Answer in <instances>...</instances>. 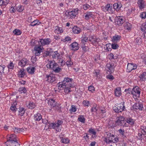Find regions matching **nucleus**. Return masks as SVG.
<instances>
[{"instance_id": "6ab92c4d", "label": "nucleus", "mask_w": 146, "mask_h": 146, "mask_svg": "<svg viewBox=\"0 0 146 146\" xmlns=\"http://www.w3.org/2000/svg\"><path fill=\"white\" fill-rule=\"evenodd\" d=\"M73 32L75 34H78L80 33L81 31V29L76 26H75L72 29Z\"/></svg>"}, {"instance_id": "8fccbe9b", "label": "nucleus", "mask_w": 146, "mask_h": 146, "mask_svg": "<svg viewBox=\"0 0 146 146\" xmlns=\"http://www.w3.org/2000/svg\"><path fill=\"white\" fill-rule=\"evenodd\" d=\"M61 141L63 143H69V140L68 138H64L61 139Z\"/></svg>"}, {"instance_id": "f257e3e1", "label": "nucleus", "mask_w": 146, "mask_h": 146, "mask_svg": "<svg viewBox=\"0 0 146 146\" xmlns=\"http://www.w3.org/2000/svg\"><path fill=\"white\" fill-rule=\"evenodd\" d=\"M73 80L72 78H65L62 82H60L57 84V86L59 89H61V88H64V92L68 94L71 91L70 90V88H72L74 86Z\"/></svg>"}, {"instance_id": "f3484780", "label": "nucleus", "mask_w": 146, "mask_h": 146, "mask_svg": "<svg viewBox=\"0 0 146 146\" xmlns=\"http://www.w3.org/2000/svg\"><path fill=\"white\" fill-rule=\"evenodd\" d=\"M41 47L40 46L35 47V50L36 52L35 54L36 56H38L40 54L42 50Z\"/></svg>"}, {"instance_id": "6e6552de", "label": "nucleus", "mask_w": 146, "mask_h": 146, "mask_svg": "<svg viewBox=\"0 0 146 146\" xmlns=\"http://www.w3.org/2000/svg\"><path fill=\"white\" fill-rule=\"evenodd\" d=\"M7 145L8 146H19L17 140H7Z\"/></svg>"}, {"instance_id": "412c9836", "label": "nucleus", "mask_w": 146, "mask_h": 146, "mask_svg": "<svg viewBox=\"0 0 146 146\" xmlns=\"http://www.w3.org/2000/svg\"><path fill=\"white\" fill-rule=\"evenodd\" d=\"M113 6L114 9L117 11H118L120 9L122 5L121 3H115L113 5Z\"/></svg>"}, {"instance_id": "2eb2a0df", "label": "nucleus", "mask_w": 146, "mask_h": 146, "mask_svg": "<svg viewBox=\"0 0 146 146\" xmlns=\"http://www.w3.org/2000/svg\"><path fill=\"white\" fill-rule=\"evenodd\" d=\"M106 67L110 73H111L114 71L115 66L113 64H111L110 63L107 64Z\"/></svg>"}, {"instance_id": "bb28decb", "label": "nucleus", "mask_w": 146, "mask_h": 146, "mask_svg": "<svg viewBox=\"0 0 146 146\" xmlns=\"http://www.w3.org/2000/svg\"><path fill=\"white\" fill-rule=\"evenodd\" d=\"M42 118V116L40 113H37L34 115V119L35 120L38 121Z\"/></svg>"}, {"instance_id": "49530a36", "label": "nucleus", "mask_w": 146, "mask_h": 146, "mask_svg": "<svg viewBox=\"0 0 146 146\" xmlns=\"http://www.w3.org/2000/svg\"><path fill=\"white\" fill-rule=\"evenodd\" d=\"M16 9L19 12H22L24 9V7L23 6L19 5L17 7Z\"/></svg>"}, {"instance_id": "5701e85b", "label": "nucleus", "mask_w": 146, "mask_h": 146, "mask_svg": "<svg viewBox=\"0 0 146 146\" xmlns=\"http://www.w3.org/2000/svg\"><path fill=\"white\" fill-rule=\"evenodd\" d=\"M121 89L120 88L118 87L116 88L114 91L115 95L116 96L119 97L121 95Z\"/></svg>"}, {"instance_id": "a19ab883", "label": "nucleus", "mask_w": 146, "mask_h": 146, "mask_svg": "<svg viewBox=\"0 0 146 146\" xmlns=\"http://www.w3.org/2000/svg\"><path fill=\"white\" fill-rule=\"evenodd\" d=\"M131 25L130 23H127L125 24L124 27L125 29L129 30L131 29Z\"/></svg>"}, {"instance_id": "7c9ffc66", "label": "nucleus", "mask_w": 146, "mask_h": 146, "mask_svg": "<svg viewBox=\"0 0 146 146\" xmlns=\"http://www.w3.org/2000/svg\"><path fill=\"white\" fill-rule=\"evenodd\" d=\"M126 122L129 124L133 125L135 121L133 119L131 118H127L126 119Z\"/></svg>"}, {"instance_id": "603ef678", "label": "nucleus", "mask_w": 146, "mask_h": 146, "mask_svg": "<svg viewBox=\"0 0 146 146\" xmlns=\"http://www.w3.org/2000/svg\"><path fill=\"white\" fill-rule=\"evenodd\" d=\"M52 50L51 49H50L48 51H46L45 52L46 55V56H50L51 55V53Z\"/></svg>"}, {"instance_id": "864d4df0", "label": "nucleus", "mask_w": 146, "mask_h": 146, "mask_svg": "<svg viewBox=\"0 0 146 146\" xmlns=\"http://www.w3.org/2000/svg\"><path fill=\"white\" fill-rule=\"evenodd\" d=\"M36 56L35 55V56H33L31 58V61L33 63H35L37 60V58L36 57Z\"/></svg>"}, {"instance_id": "0e129e2a", "label": "nucleus", "mask_w": 146, "mask_h": 146, "mask_svg": "<svg viewBox=\"0 0 146 146\" xmlns=\"http://www.w3.org/2000/svg\"><path fill=\"white\" fill-rule=\"evenodd\" d=\"M141 41V39L140 37H137L136 38L135 40V42L138 44H140Z\"/></svg>"}, {"instance_id": "e433bc0d", "label": "nucleus", "mask_w": 146, "mask_h": 146, "mask_svg": "<svg viewBox=\"0 0 146 146\" xmlns=\"http://www.w3.org/2000/svg\"><path fill=\"white\" fill-rule=\"evenodd\" d=\"M54 110L60 112L61 111V107L59 105L56 104V106L54 107Z\"/></svg>"}, {"instance_id": "ea45409f", "label": "nucleus", "mask_w": 146, "mask_h": 146, "mask_svg": "<svg viewBox=\"0 0 146 146\" xmlns=\"http://www.w3.org/2000/svg\"><path fill=\"white\" fill-rule=\"evenodd\" d=\"M13 32L15 35H20L21 33V31L19 29H15L14 30Z\"/></svg>"}, {"instance_id": "13d9d810", "label": "nucleus", "mask_w": 146, "mask_h": 146, "mask_svg": "<svg viewBox=\"0 0 146 146\" xmlns=\"http://www.w3.org/2000/svg\"><path fill=\"white\" fill-rule=\"evenodd\" d=\"M38 22L36 21H34L32 22L30 24V25L31 26H35L36 25H38Z\"/></svg>"}, {"instance_id": "0eeeda50", "label": "nucleus", "mask_w": 146, "mask_h": 146, "mask_svg": "<svg viewBox=\"0 0 146 146\" xmlns=\"http://www.w3.org/2000/svg\"><path fill=\"white\" fill-rule=\"evenodd\" d=\"M45 79V80L48 82L52 83L55 81L56 78L55 75L50 74L49 75H46Z\"/></svg>"}, {"instance_id": "cd10ccee", "label": "nucleus", "mask_w": 146, "mask_h": 146, "mask_svg": "<svg viewBox=\"0 0 146 146\" xmlns=\"http://www.w3.org/2000/svg\"><path fill=\"white\" fill-rule=\"evenodd\" d=\"M54 31L56 33H57L58 34L60 33L63 32V30L62 28L58 26L55 27Z\"/></svg>"}, {"instance_id": "58836bf2", "label": "nucleus", "mask_w": 146, "mask_h": 146, "mask_svg": "<svg viewBox=\"0 0 146 146\" xmlns=\"http://www.w3.org/2000/svg\"><path fill=\"white\" fill-rule=\"evenodd\" d=\"M19 91L21 93H25L27 92L26 88L24 87H22L19 88Z\"/></svg>"}, {"instance_id": "4d7b16f0", "label": "nucleus", "mask_w": 146, "mask_h": 146, "mask_svg": "<svg viewBox=\"0 0 146 146\" xmlns=\"http://www.w3.org/2000/svg\"><path fill=\"white\" fill-rule=\"evenodd\" d=\"M119 46L117 44H112L111 45L112 48L114 49H115L117 48Z\"/></svg>"}, {"instance_id": "bf43d9fd", "label": "nucleus", "mask_w": 146, "mask_h": 146, "mask_svg": "<svg viewBox=\"0 0 146 146\" xmlns=\"http://www.w3.org/2000/svg\"><path fill=\"white\" fill-rule=\"evenodd\" d=\"M140 17L142 19H145L146 18V12L141 13L140 15Z\"/></svg>"}, {"instance_id": "c03bdc74", "label": "nucleus", "mask_w": 146, "mask_h": 146, "mask_svg": "<svg viewBox=\"0 0 146 146\" xmlns=\"http://www.w3.org/2000/svg\"><path fill=\"white\" fill-rule=\"evenodd\" d=\"M98 109V107L97 105H94L93 107H92L91 109V111L92 112H96L97 111Z\"/></svg>"}, {"instance_id": "c9c22d12", "label": "nucleus", "mask_w": 146, "mask_h": 146, "mask_svg": "<svg viewBox=\"0 0 146 146\" xmlns=\"http://www.w3.org/2000/svg\"><path fill=\"white\" fill-rule=\"evenodd\" d=\"M78 119L79 121L83 123H84L85 121V119L83 115H81L79 116Z\"/></svg>"}, {"instance_id": "2f4dec72", "label": "nucleus", "mask_w": 146, "mask_h": 146, "mask_svg": "<svg viewBox=\"0 0 146 146\" xmlns=\"http://www.w3.org/2000/svg\"><path fill=\"white\" fill-rule=\"evenodd\" d=\"M19 115L21 116H22L25 113V109L21 107L19 108Z\"/></svg>"}, {"instance_id": "9b49d317", "label": "nucleus", "mask_w": 146, "mask_h": 146, "mask_svg": "<svg viewBox=\"0 0 146 146\" xmlns=\"http://www.w3.org/2000/svg\"><path fill=\"white\" fill-rule=\"evenodd\" d=\"M39 42L42 45H48L50 44L51 42V40L49 38H47L44 39H40Z\"/></svg>"}, {"instance_id": "9d476101", "label": "nucleus", "mask_w": 146, "mask_h": 146, "mask_svg": "<svg viewBox=\"0 0 146 146\" xmlns=\"http://www.w3.org/2000/svg\"><path fill=\"white\" fill-rule=\"evenodd\" d=\"M104 11L106 12L107 11L109 12L110 13H112L113 12V8H112L111 4H107L104 7L103 9Z\"/></svg>"}, {"instance_id": "a878e982", "label": "nucleus", "mask_w": 146, "mask_h": 146, "mask_svg": "<svg viewBox=\"0 0 146 146\" xmlns=\"http://www.w3.org/2000/svg\"><path fill=\"white\" fill-rule=\"evenodd\" d=\"M23 68H21L20 69V71L18 72V76L20 77H23L25 74V73L24 71Z\"/></svg>"}, {"instance_id": "39448f33", "label": "nucleus", "mask_w": 146, "mask_h": 146, "mask_svg": "<svg viewBox=\"0 0 146 146\" xmlns=\"http://www.w3.org/2000/svg\"><path fill=\"white\" fill-rule=\"evenodd\" d=\"M78 9H74L70 11H67L66 14L68 17L71 18H74L78 14Z\"/></svg>"}, {"instance_id": "1a4fd4ad", "label": "nucleus", "mask_w": 146, "mask_h": 146, "mask_svg": "<svg viewBox=\"0 0 146 146\" xmlns=\"http://www.w3.org/2000/svg\"><path fill=\"white\" fill-rule=\"evenodd\" d=\"M57 64L54 61H50L48 62L46 65L48 68L53 69L55 67L57 66Z\"/></svg>"}, {"instance_id": "ddd939ff", "label": "nucleus", "mask_w": 146, "mask_h": 146, "mask_svg": "<svg viewBox=\"0 0 146 146\" xmlns=\"http://www.w3.org/2000/svg\"><path fill=\"white\" fill-rule=\"evenodd\" d=\"M133 108L134 109L139 110H142L143 108V105L138 103L135 104L133 106Z\"/></svg>"}, {"instance_id": "72a5a7b5", "label": "nucleus", "mask_w": 146, "mask_h": 146, "mask_svg": "<svg viewBox=\"0 0 146 146\" xmlns=\"http://www.w3.org/2000/svg\"><path fill=\"white\" fill-rule=\"evenodd\" d=\"M61 70V68H60L58 64H57V66L55 67V68L53 69V71L56 73H58L60 72Z\"/></svg>"}, {"instance_id": "052dcab7", "label": "nucleus", "mask_w": 146, "mask_h": 146, "mask_svg": "<svg viewBox=\"0 0 146 146\" xmlns=\"http://www.w3.org/2000/svg\"><path fill=\"white\" fill-rule=\"evenodd\" d=\"M76 109L75 106L74 105H72L71 106V108L70 110L72 112H75L76 111Z\"/></svg>"}, {"instance_id": "c756f323", "label": "nucleus", "mask_w": 146, "mask_h": 146, "mask_svg": "<svg viewBox=\"0 0 146 146\" xmlns=\"http://www.w3.org/2000/svg\"><path fill=\"white\" fill-rule=\"evenodd\" d=\"M88 132L90 133H91L93 134L94 135H92V137L94 138L95 137H96V131H95L93 129H92V128H90L89 129L88 131Z\"/></svg>"}, {"instance_id": "680f3d73", "label": "nucleus", "mask_w": 146, "mask_h": 146, "mask_svg": "<svg viewBox=\"0 0 146 146\" xmlns=\"http://www.w3.org/2000/svg\"><path fill=\"white\" fill-rule=\"evenodd\" d=\"M88 40V38L87 37H85L81 40V42L82 43L84 44L85 42H87Z\"/></svg>"}, {"instance_id": "de8ad7c7", "label": "nucleus", "mask_w": 146, "mask_h": 146, "mask_svg": "<svg viewBox=\"0 0 146 146\" xmlns=\"http://www.w3.org/2000/svg\"><path fill=\"white\" fill-rule=\"evenodd\" d=\"M111 135V134L110 133L108 132H107L106 133V134H105L106 139L105 140L106 142L107 141H108V140L109 139V138H110Z\"/></svg>"}, {"instance_id": "f704fd0d", "label": "nucleus", "mask_w": 146, "mask_h": 146, "mask_svg": "<svg viewBox=\"0 0 146 146\" xmlns=\"http://www.w3.org/2000/svg\"><path fill=\"white\" fill-rule=\"evenodd\" d=\"M114 135H112L110 137V138H109V139L106 141V142L107 143H110L113 142V139H114Z\"/></svg>"}, {"instance_id": "423d86ee", "label": "nucleus", "mask_w": 146, "mask_h": 146, "mask_svg": "<svg viewBox=\"0 0 146 146\" xmlns=\"http://www.w3.org/2000/svg\"><path fill=\"white\" fill-rule=\"evenodd\" d=\"M115 21L118 25L120 26L124 22L125 19L122 16L116 17L115 18Z\"/></svg>"}, {"instance_id": "20e7f679", "label": "nucleus", "mask_w": 146, "mask_h": 146, "mask_svg": "<svg viewBox=\"0 0 146 146\" xmlns=\"http://www.w3.org/2000/svg\"><path fill=\"white\" fill-rule=\"evenodd\" d=\"M62 121L61 120H58L57 123H48V125L49 128H53L55 129L57 132L61 130V128L60 126L62 124Z\"/></svg>"}, {"instance_id": "09e8293b", "label": "nucleus", "mask_w": 146, "mask_h": 146, "mask_svg": "<svg viewBox=\"0 0 146 146\" xmlns=\"http://www.w3.org/2000/svg\"><path fill=\"white\" fill-rule=\"evenodd\" d=\"M124 123L120 121L119 120L117 119L115 122V125L116 126H121Z\"/></svg>"}, {"instance_id": "393cba45", "label": "nucleus", "mask_w": 146, "mask_h": 146, "mask_svg": "<svg viewBox=\"0 0 146 146\" xmlns=\"http://www.w3.org/2000/svg\"><path fill=\"white\" fill-rule=\"evenodd\" d=\"M35 68L34 67H28L27 68V71L29 74H34L35 72Z\"/></svg>"}, {"instance_id": "c85d7f7f", "label": "nucleus", "mask_w": 146, "mask_h": 146, "mask_svg": "<svg viewBox=\"0 0 146 146\" xmlns=\"http://www.w3.org/2000/svg\"><path fill=\"white\" fill-rule=\"evenodd\" d=\"M133 63L128 64L127 66V70H128L129 72L131 71L132 70H133Z\"/></svg>"}, {"instance_id": "6e6d98bb", "label": "nucleus", "mask_w": 146, "mask_h": 146, "mask_svg": "<svg viewBox=\"0 0 146 146\" xmlns=\"http://www.w3.org/2000/svg\"><path fill=\"white\" fill-rule=\"evenodd\" d=\"M107 78L110 80H112L114 79L113 76L111 74H108L106 76Z\"/></svg>"}, {"instance_id": "f03ea898", "label": "nucleus", "mask_w": 146, "mask_h": 146, "mask_svg": "<svg viewBox=\"0 0 146 146\" xmlns=\"http://www.w3.org/2000/svg\"><path fill=\"white\" fill-rule=\"evenodd\" d=\"M129 91L130 92H129V94H132L135 99H136L140 96V91L137 86L134 88L132 89L129 88L125 89V91Z\"/></svg>"}, {"instance_id": "b1692460", "label": "nucleus", "mask_w": 146, "mask_h": 146, "mask_svg": "<svg viewBox=\"0 0 146 146\" xmlns=\"http://www.w3.org/2000/svg\"><path fill=\"white\" fill-rule=\"evenodd\" d=\"M142 134H141L139 137H143V136L146 135V127L141 126V128Z\"/></svg>"}, {"instance_id": "4468645a", "label": "nucleus", "mask_w": 146, "mask_h": 146, "mask_svg": "<svg viewBox=\"0 0 146 146\" xmlns=\"http://www.w3.org/2000/svg\"><path fill=\"white\" fill-rule=\"evenodd\" d=\"M70 46L71 47V49L72 50L76 51L79 49V46L78 44L76 42H74L72 43L70 45Z\"/></svg>"}, {"instance_id": "69168bd1", "label": "nucleus", "mask_w": 146, "mask_h": 146, "mask_svg": "<svg viewBox=\"0 0 146 146\" xmlns=\"http://www.w3.org/2000/svg\"><path fill=\"white\" fill-rule=\"evenodd\" d=\"M88 90L89 91L93 92L95 90V88L93 86H90L88 87Z\"/></svg>"}, {"instance_id": "37998d69", "label": "nucleus", "mask_w": 146, "mask_h": 146, "mask_svg": "<svg viewBox=\"0 0 146 146\" xmlns=\"http://www.w3.org/2000/svg\"><path fill=\"white\" fill-rule=\"evenodd\" d=\"M7 140H17L16 139V136L15 134H11L10 137H9V139H8Z\"/></svg>"}, {"instance_id": "e2e57ef3", "label": "nucleus", "mask_w": 146, "mask_h": 146, "mask_svg": "<svg viewBox=\"0 0 146 146\" xmlns=\"http://www.w3.org/2000/svg\"><path fill=\"white\" fill-rule=\"evenodd\" d=\"M11 110L13 111L14 112H15L17 110V109L16 108L15 105L14 106H12L10 108Z\"/></svg>"}, {"instance_id": "473e14b6", "label": "nucleus", "mask_w": 146, "mask_h": 146, "mask_svg": "<svg viewBox=\"0 0 146 146\" xmlns=\"http://www.w3.org/2000/svg\"><path fill=\"white\" fill-rule=\"evenodd\" d=\"M25 131V130L24 129L15 127L14 129V132L17 133H20L21 132H23Z\"/></svg>"}, {"instance_id": "4c0bfd02", "label": "nucleus", "mask_w": 146, "mask_h": 146, "mask_svg": "<svg viewBox=\"0 0 146 146\" xmlns=\"http://www.w3.org/2000/svg\"><path fill=\"white\" fill-rule=\"evenodd\" d=\"M121 36L118 35H115L113 36L112 40L113 41H117L120 39Z\"/></svg>"}, {"instance_id": "338daca9", "label": "nucleus", "mask_w": 146, "mask_h": 146, "mask_svg": "<svg viewBox=\"0 0 146 146\" xmlns=\"http://www.w3.org/2000/svg\"><path fill=\"white\" fill-rule=\"evenodd\" d=\"M14 65L12 62H11L8 66L9 69H13Z\"/></svg>"}, {"instance_id": "5fc2aeb1", "label": "nucleus", "mask_w": 146, "mask_h": 146, "mask_svg": "<svg viewBox=\"0 0 146 146\" xmlns=\"http://www.w3.org/2000/svg\"><path fill=\"white\" fill-rule=\"evenodd\" d=\"M117 119L119 120L120 121L124 123L125 119L124 117L122 116H121L117 118Z\"/></svg>"}, {"instance_id": "3c124183", "label": "nucleus", "mask_w": 146, "mask_h": 146, "mask_svg": "<svg viewBox=\"0 0 146 146\" xmlns=\"http://www.w3.org/2000/svg\"><path fill=\"white\" fill-rule=\"evenodd\" d=\"M145 76H146V72H144L140 75L139 77L141 79H142L143 80V79H145Z\"/></svg>"}, {"instance_id": "f8f14e48", "label": "nucleus", "mask_w": 146, "mask_h": 146, "mask_svg": "<svg viewBox=\"0 0 146 146\" xmlns=\"http://www.w3.org/2000/svg\"><path fill=\"white\" fill-rule=\"evenodd\" d=\"M137 4L139 9L141 10L144 9L146 5V3L144 0H138Z\"/></svg>"}, {"instance_id": "4be33fe9", "label": "nucleus", "mask_w": 146, "mask_h": 146, "mask_svg": "<svg viewBox=\"0 0 146 146\" xmlns=\"http://www.w3.org/2000/svg\"><path fill=\"white\" fill-rule=\"evenodd\" d=\"M51 55L52 58L54 59H56L57 58H58V57L60 55L57 51L53 52L52 51L51 53Z\"/></svg>"}, {"instance_id": "a18cd8bd", "label": "nucleus", "mask_w": 146, "mask_h": 146, "mask_svg": "<svg viewBox=\"0 0 146 146\" xmlns=\"http://www.w3.org/2000/svg\"><path fill=\"white\" fill-rule=\"evenodd\" d=\"M141 30L143 32L146 33V24L142 25L141 27Z\"/></svg>"}, {"instance_id": "774afa93", "label": "nucleus", "mask_w": 146, "mask_h": 146, "mask_svg": "<svg viewBox=\"0 0 146 146\" xmlns=\"http://www.w3.org/2000/svg\"><path fill=\"white\" fill-rule=\"evenodd\" d=\"M83 16L86 20H88L90 18V17L88 16V15L86 13L84 14Z\"/></svg>"}, {"instance_id": "a211bd4d", "label": "nucleus", "mask_w": 146, "mask_h": 146, "mask_svg": "<svg viewBox=\"0 0 146 146\" xmlns=\"http://www.w3.org/2000/svg\"><path fill=\"white\" fill-rule=\"evenodd\" d=\"M26 105L27 108L31 109H34L35 106V104L31 102H27Z\"/></svg>"}, {"instance_id": "aec40b11", "label": "nucleus", "mask_w": 146, "mask_h": 146, "mask_svg": "<svg viewBox=\"0 0 146 146\" xmlns=\"http://www.w3.org/2000/svg\"><path fill=\"white\" fill-rule=\"evenodd\" d=\"M48 104L49 105L51 106L53 108L54 107L56 104V102L52 99H50L48 102Z\"/></svg>"}, {"instance_id": "dca6fc26", "label": "nucleus", "mask_w": 146, "mask_h": 146, "mask_svg": "<svg viewBox=\"0 0 146 146\" xmlns=\"http://www.w3.org/2000/svg\"><path fill=\"white\" fill-rule=\"evenodd\" d=\"M27 64H28L27 60L25 58L20 60L19 62V65L22 67H23Z\"/></svg>"}, {"instance_id": "7ed1b4c3", "label": "nucleus", "mask_w": 146, "mask_h": 146, "mask_svg": "<svg viewBox=\"0 0 146 146\" xmlns=\"http://www.w3.org/2000/svg\"><path fill=\"white\" fill-rule=\"evenodd\" d=\"M125 102L123 101L119 104H117V107L115 106L113 107V109L115 112L119 113L125 110Z\"/></svg>"}, {"instance_id": "79ce46f5", "label": "nucleus", "mask_w": 146, "mask_h": 146, "mask_svg": "<svg viewBox=\"0 0 146 146\" xmlns=\"http://www.w3.org/2000/svg\"><path fill=\"white\" fill-rule=\"evenodd\" d=\"M100 39L98 38H97L96 37L94 36L92 40V43L94 44L96 43H98V42L100 41Z\"/></svg>"}]
</instances>
